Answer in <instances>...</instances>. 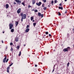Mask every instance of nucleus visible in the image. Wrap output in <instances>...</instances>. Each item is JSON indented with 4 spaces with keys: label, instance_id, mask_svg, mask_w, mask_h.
<instances>
[{
    "label": "nucleus",
    "instance_id": "1",
    "mask_svg": "<svg viewBox=\"0 0 74 74\" xmlns=\"http://www.w3.org/2000/svg\"><path fill=\"white\" fill-rule=\"evenodd\" d=\"M20 15H21L22 17L21 18L24 19L26 18V15L25 14H23V13H21L20 14Z\"/></svg>",
    "mask_w": 74,
    "mask_h": 74
},
{
    "label": "nucleus",
    "instance_id": "2",
    "mask_svg": "<svg viewBox=\"0 0 74 74\" xmlns=\"http://www.w3.org/2000/svg\"><path fill=\"white\" fill-rule=\"evenodd\" d=\"M69 50H70V47H68L67 48L64 49L63 50V51L65 52H68Z\"/></svg>",
    "mask_w": 74,
    "mask_h": 74
},
{
    "label": "nucleus",
    "instance_id": "3",
    "mask_svg": "<svg viewBox=\"0 0 74 74\" xmlns=\"http://www.w3.org/2000/svg\"><path fill=\"white\" fill-rule=\"evenodd\" d=\"M17 3V4H18V5H20L21 4V3L22 1H21V0H14Z\"/></svg>",
    "mask_w": 74,
    "mask_h": 74
},
{
    "label": "nucleus",
    "instance_id": "4",
    "mask_svg": "<svg viewBox=\"0 0 74 74\" xmlns=\"http://www.w3.org/2000/svg\"><path fill=\"white\" fill-rule=\"evenodd\" d=\"M13 26H14V25H12V24H10L9 25L10 29H11Z\"/></svg>",
    "mask_w": 74,
    "mask_h": 74
},
{
    "label": "nucleus",
    "instance_id": "5",
    "mask_svg": "<svg viewBox=\"0 0 74 74\" xmlns=\"http://www.w3.org/2000/svg\"><path fill=\"white\" fill-rule=\"evenodd\" d=\"M38 15L39 16H41V18H42L44 17V15L43 14H41V13L39 12H38Z\"/></svg>",
    "mask_w": 74,
    "mask_h": 74
},
{
    "label": "nucleus",
    "instance_id": "6",
    "mask_svg": "<svg viewBox=\"0 0 74 74\" xmlns=\"http://www.w3.org/2000/svg\"><path fill=\"white\" fill-rule=\"evenodd\" d=\"M21 11V8H19L17 11V12L18 14H20V12Z\"/></svg>",
    "mask_w": 74,
    "mask_h": 74
},
{
    "label": "nucleus",
    "instance_id": "7",
    "mask_svg": "<svg viewBox=\"0 0 74 74\" xmlns=\"http://www.w3.org/2000/svg\"><path fill=\"white\" fill-rule=\"evenodd\" d=\"M6 59H7V56H5V58H4L3 60V63H5V61H6Z\"/></svg>",
    "mask_w": 74,
    "mask_h": 74
},
{
    "label": "nucleus",
    "instance_id": "8",
    "mask_svg": "<svg viewBox=\"0 0 74 74\" xmlns=\"http://www.w3.org/2000/svg\"><path fill=\"white\" fill-rule=\"evenodd\" d=\"M36 4L37 5H38V6H40V5H41V2H39V3H36Z\"/></svg>",
    "mask_w": 74,
    "mask_h": 74
},
{
    "label": "nucleus",
    "instance_id": "9",
    "mask_svg": "<svg viewBox=\"0 0 74 74\" xmlns=\"http://www.w3.org/2000/svg\"><path fill=\"white\" fill-rule=\"evenodd\" d=\"M15 40L16 42H18L19 41V38L18 37H16L15 38Z\"/></svg>",
    "mask_w": 74,
    "mask_h": 74
},
{
    "label": "nucleus",
    "instance_id": "10",
    "mask_svg": "<svg viewBox=\"0 0 74 74\" xmlns=\"http://www.w3.org/2000/svg\"><path fill=\"white\" fill-rule=\"evenodd\" d=\"M32 4L34 5L35 3H36V1L35 0H32Z\"/></svg>",
    "mask_w": 74,
    "mask_h": 74
},
{
    "label": "nucleus",
    "instance_id": "11",
    "mask_svg": "<svg viewBox=\"0 0 74 74\" xmlns=\"http://www.w3.org/2000/svg\"><path fill=\"white\" fill-rule=\"evenodd\" d=\"M18 23H19V21H15V25H16V26H17Z\"/></svg>",
    "mask_w": 74,
    "mask_h": 74
},
{
    "label": "nucleus",
    "instance_id": "12",
    "mask_svg": "<svg viewBox=\"0 0 74 74\" xmlns=\"http://www.w3.org/2000/svg\"><path fill=\"white\" fill-rule=\"evenodd\" d=\"M6 8V9H8V7H9V5L8 4L5 5Z\"/></svg>",
    "mask_w": 74,
    "mask_h": 74
},
{
    "label": "nucleus",
    "instance_id": "13",
    "mask_svg": "<svg viewBox=\"0 0 74 74\" xmlns=\"http://www.w3.org/2000/svg\"><path fill=\"white\" fill-rule=\"evenodd\" d=\"M29 31V28H27L26 30H25V32H26V33L28 32Z\"/></svg>",
    "mask_w": 74,
    "mask_h": 74
},
{
    "label": "nucleus",
    "instance_id": "14",
    "mask_svg": "<svg viewBox=\"0 0 74 74\" xmlns=\"http://www.w3.org/2000/svg\"><path fill=\"white\" fill-rule=\"evenodd\" d=\"M33 19H34V17L33 16L31 17V21H32Z\"/></svg>",
    "mask_w": 74,
    "mask_h": 74
},
{
    "label": "nucleus",
    "instance_id": "15",
    "mask_svg": "<svg viewBox=\"0 0 74 74\" xmlns=\"http://www.w3.org/2000/svg\"><path fill=\"white\" fill-rule=\"evenodd\" d=\"M58 8L59 9H60V10H63V7H61L60 6H59V7H58Z\"/></svg>",
    "mask_w": 74,
    "mask_h": 74
},
{
    "label": "nucleus",
    "instance_id": "16",
    "mask_svg": "<svg viewBox=\"0 0 74 74\" xmlns=\"http://www.w3.org/2000/svg\"><path fill=\"white\" fill-rule=\"evenodd\" d=\"M36 24H37V23H33V26H34V27H35L36 25Z\"/></svg>",
    "mask_w": 74,
    "mask_h": 74
},
{
    "label": "nucleus",
    "instance_id": "17",
    "mask_svg": "<svg viewBox=\"0 0 74 74\" xmlns=\"http://www.w3.org/2000/svg\"><path fill=\"white\" fill-rule=\"evenodd\" d=\"M19 48H20V47H19V45H18L16 47V48H17L18 50L19 49Z\"/></svg>",
    "mask_w": 74,
    "mask_h": 74
},
{
    "label": "nucleus",
    "instance_id": "18",
    "mask_svg": "<svg viewBox=\"0 0 74 74\" xmlns=\"http://www.w3.org/2000/svg\"><path fill=\"white\" fill-rule=\"evenodd\" d=\"M11 32L12 33L13 32H14V29H11Z\"/></svg>",
    "mask_w": 74,
    "mask_h": 74
},
{
    "label": "nucleus",
    "instance_id": "19",
    "mask_svg": "<svg viewBox=\"0 0 74 74\" xmlns=\"http://www.w3.org/2000/svg\"><path fill=\"white\" fill-rule=\"evenodd\" d=\"M32 7V6H30V5H29L28 6V8H29H29H30Z\"/></svg>",
    "mask_w": 74,
    "mask_h": 74
},
{
    "label": "nucleus",
    "instance_id": "20",
    "mask_svg": "<svg viewBox=\"0 0 74 74\" xmlns=\"http://www.w3.org/2000/svg\"><path fill=\"white\" fill-rule=\"evenodd\" d=\"M29 27H30V26H29V25H28L27 26L26 28L27 29V28H29Z\"/></svg>",
    "mask_w": 74,
    "mask_h": 74
},
{
    "label": "nucleus",
    "instance_id": "21",
    "mask_svg": "<svg viewBox=\"0 0 74 74\" xmlns=\"http://www.w3.org/2000/svg\"><path fill=\"white\" fill-rule=\"evenodd\" d=\"M44 2V3H46V1H47V0H42Z\"/></svg>",
    "mask_w": 74,
    "mask_h": 74
},
{
    "label": "nucleus",
    "instance_id": "22",
    "mask_svg": "<svg viewBox=\"0 0 74 74\" xmlns=\"http://www.w3.org/2000/svg\"><path fill=\"white\" fill-rule=\"evenodd\" d=\"M35 12H38V10H36L34 11Z\"/></svg>",
    "mask_w": 74,
    "mask_h": 74
},
{
    "label": "nucleus",
    "instance_id": "23",
    "mask_svg": "<svg viewBox=\"0 0 74 74\" xmlns=\"http://www.w3.org/2000/svg\"><path fill=\"white\" fill-rule=\"evenodd\" d=\"M58 15L59 16H60V15H61V14H60V13L59 12H58Z\"/></svg>",
    "mask_w": 74,
    "mask_h": 74
},
{
    "label": "nucleus",
    "instance_id": "24",
    "mask_svg": "<svg viewBox=\"0 0 74 74\" xmlns=\"http://www.w3.org/2000/svg\"><path fill=\"white\" fill-rule=\"evenodd\" d=\"M21 51H20L19 54L18 55V56H21Z\"/></svg>",
    "mask_w": 74,
    "mask_h": 74
},
{
    "label": "nucleus",
    "instance_id": "25",
    "mask_svg": "<svg viewBox=\"0 0 74 74\" xmlns=\"http://www.w3.org/2000/svg\"><path fill=\"white\" fill-rule=\"evenodd\" d=\"M47 8L46 7H45L43 8V10H46V9H47Z\"/></svg>",
    "mask_w": 74,
    "mask_h": 74
},
{
    "label": "nucleus",
    "instance_id": "26",
    "mask_svg": "<svg viewBox=\"0 0 74 74\" xmlns=\"http://www.w3.org/2000/svg\"><path fill=\"white\" fill-rule=\"evenodd\" d=\"M69 64H70V63L68 62L67 64V67H69Z\"/></svg>",
    "mask_w": 74,
    "mask_h": 74
},
{
    "label": "nucleus",
    "instance_id": "27",
    "mask_svg": "<svg viewBox=\"0 0 74 74\" xmlns=\"http://www.w3.org/2000/svg\"><path fill=\"white\" fill-rule=\"evenodd\" d=\"M11 51H13V49L12 48V47L10 49Z\"/></svg>",
    "mask_w": 74,
    "mask_h": 74
},
{
    "label": "nucleus",
    "instance_id": "28",
    "mask_svg": "<svg viewBox=\"0 0 74 74\" xmlns=\"http://www.w3.org/2000/svg\"><path fill=\"white\" fill-rule=\"evenodd\" d=\"M7 70H10V66H8V67L7 68Z\"/></svg>",
    "mask_w": 74,
    "mask_h": 74
},
{
    "label": "nucleus",
    "instance_id": "29",
    "mask_svg": "<svg viewBox=\"0 0 74 74\" xmlns=\"http://www.w3.org/2000/svg\"><path fill=\"white\" fill-rule=\"evenodd\" d=\"M45 34L46 35L48 34V32H45Z\"/></svg>",
    "mask_w": 74,
    "mask_h": 74
},
{
    "label": "nucleus",
    "instance_id": "30",
    "mask_svg": "<svg viewBox=\"0 0 74 74\" xmlns=\"http://www.w3.org/2000/svg\"><path fill=\"white\" fill-rule=\"evenodd\" d=\"M12 64H13V63H11V64H10L9 65V66H10V67H11V66H12Z\"/></svg>",
    "mask_w": 74,
    "mask_h": 74
},
{
    "label": "nucleus",
    "instance_id": "31",
    "mask_svg": "<svg viewBox=\"0 0 74 74\" xmlns=\"http://www.w3.org/2000/svg\"><path fill=\"white\" fill-rule=\"evenodd\" d=\"M53 1H52L51 2V4H53Z\"/></svg>",
    "mask_w": 74,
    "mask_h": 74
},
{
    "label": "nucleus",
    "instance_id": "32",
    "mask_svg": "<svg viewBox=\"0 0 74 74\" xmlns=\"http://www.w3.org/2000/svg\"><path fill=\"white\" fill-rule=\"evenodd\" d=\"M21 4L23 5H24V6H25V3H24L23 2L21 3Z\"/></svg>",
    "mask_w": 74,
    "mask_h": 74
},
{
    "label": "nucleus",
    "instance_id": "33",
    "mask_svg": "<svg viewBox=\"0 0 74 74\" xmlns=\"http://www.w3.org/2000/svg\"><path fill=\"white\" fill-rule=\"evenodd\" d=\"M10 45H13V43L12 42H11L10 44Z\"/></svg>",
    "mask_w": 74,
    "mask_h": 74
},
{
    "label": "nucleus",
    "instance_id": "34",
    "mask_svg": "<svg viewBox=\"0 0 74 74\" xmlns=\"http://www.w3.org/2000/svg\"><path fill=\"white\" fill-rule=\"evenodd\" d=\"M54 3H57V0H55L54 1Z\"/></svg>",
    "mask_w": 74,
    "mask_h": 74
},
{
    "label": "nucleus",
    "instance_id": "35",
    "mask_svg": "<svg viewBox=\"0 0 74 74\" xmlns=\"http://www.w3.org/2000/svg\"><path fill=\"white\" fill-rule=\"evenodd\" d=\"M23 19H24V18H21V22H23Z\"/></svg>",
    "mask_w": 74,
    "mask_h": 74
},
{
    "label": "nucleus",
    "instance_id": "36",
    "mask_svg": "<svg viewBox=\"0 0 74 74\" xmlns=\"http://www.w3.org/2000/svg\"><path fill=\"white\" fill-rule=\"evenodd\" d=\"M8 58L7 59V60H6V63H7V62H8Z\"/></svg>",
    "mask_w": 74,
    "mask_h": 74
},
{
    "label": "nucleus",
    "instance_id": "37",
    "mask_svg": "<svg viewBox=\"0 0 74 74\" xmlns=\"http://www.w3.org/2000/svg\"><path fill=\"white\" fill-rule=\"evenodd\" d=\"M13 4H16V3L15 2H13Z\"/></svg>",
    "mask_w": 74,
    "mask_h": 74
},
{
    "label": "nucleus",
    "instance_id": "38",
    "mask_svg": "<svg viewBox=\"0 0 74 74\" xmlns=\"http://www.w3.org/2000/svg\"><path fill=\"white\" fill-rule=\"evenodd\" d=\"M7 72H8V73H9V72H10V71H9V70H7Z\"/></svg>",
    "mask_w": 74,
    "mask_h": 74
},
{
    "label": "nucleus",
    "instance_id": "39",
    "mask_svg": "<svg viewBox=\"0 0 74 74\" xmlns=\"http://www.w3.org/2000/svg\"><path fill=\"white\" fill-rule=\"evenodd\" d=\"M35 10H34V9H33L32 10V11H34Z\"/></svg>",
    "mask_w": 74,
    "mask_h": 74
},
{
    "label": "nucleus",
    "instance_id": "40",
    "mask_svg": "<svg viewBox=\"0 0 74 74\" xmlns=\"http://www.w3.org/2000/svg\"><path fill=\"white\" fill-rule=\"evenodd\" d=\"M67 11H66L64 12V14H67Z\"/></svg>",
    "mask_w": 74,
    "mask_h": 74
},
{
    "label": "nucleus",
    "instance_id": "41",
    "mask_svg": "<svg viewBox=\"0 0 74 74\" xmlns=\"http://www.w3.org/2000/svg\"><path fill=\"white\" fill-rule=\"evenodd\" d=\"M59 5H60V6H62V3H60L59 4Z\"/></svg>",
    "mask_w": 74,
    "mask_h": 74
},
{
    "label": "nucleus",
    "instance_id": "42",
    "mask_svg": "<svg viewBox=\"0 0 74 74\" xmlns=\"http://www.w3.org/2000/svg\"><path fill=\"white\" fill-rule=\"evenodd\" d=\"M35 67H37V65L36 64H35Z\"/></svg>",
    "mask_w": 74,
    "mask_h": 74
},
{
    "label": "nucleus",
    "instance_id": "43",
    "mask_svg": "<svg viewBox=\"0 0 74 74\" xmlns=\"http://www.w3.org/2000/svg\"><path fill=\"white\" fill-rule=\"evenodd\" d=\"M49 37H51V34H49Z\"/></svg>",
    "mask_w": 74,
    "mask_h": 74
},
{
    "label": "nucleus",
    "instance_id": "44",
    "mask_svg": "<svg viewBox=\"0 0 74 74\" xmlns=\"http://www.w3.org/2000/svg\"><path fill=\"white\" fill-rule=\"evenodd\" d=\"M44 4H42V7H44Z\"/></svg>",
    "mask_w": 74,
    "mask_h": 74
},
{
    "label": "nucleus",
    "instance_id": "45",
    "mask_svg": "<svg viewBox=\"0 0 74 74\" xmlns=\"http://www.w3.org/2000/svg\"><path fill=\"white\" fill-rule=\"evenodd\" d=\"M48 7L49 8V7H50V5H47Z\"/></svg>",
    "mask_w": 74,
    "mask_h": 74
},
{
    "label": "nucleus",
    "instance_id": "46",
    "mask_svg": "<svg viewBox=\"0 0 74 74\" xmlns=\"http://www.w3.org/2000/svg\"><path fill=\"white\" fill-rule=\"evenodd\" d=\"M55 71V70H54V69L53 70L52 72H53V71Z\"/></svg>",
    "mask_w": 74,
    "mask_h": 74
},
{
    "label": "nucleus",
    "instance_id": "47",
    "mask_svg": "<svg viewBox=\"0 0 74 74\" xmlns=\"http://www.w3.org/2000/svg\"><path fill=\"white\" fill-rule=\"evenodd\" d=\"M35 21H34V20H33L32 21V22H34Z\"/></svg>",
    "mask_w": 74,
    "mask_h": 74
},
{
    "label": "nucleus",
    "instance_id": "48",
    "mask_svg": "<svg viewBox=\"0 0 74 74\" xmlns=\"http://www.w3.org/2000/svg\"><path fill=\"white\" fill-rule=\"evenodd\" d=\"M23 46H24L25 47V46H26V45L25 44Z\"/></svg>",
    "mask_w": 74,
    "mask_h": 74
},
{
    "label": "nucleus",
    "instance_id": "49",
    "mask_svg": "<svg viewBox=\"0 0 74 74\" xmlns=\"http://www.w3.org/2000/svg\"><path fill=\"white\" fill-rule=\"evenodd\" d=\"M67 1V0H64L65 1Z\"/></svg>",
    "mask_w": 74,
    "mask_h": 74
},
{
    "label": "nucleus",
    "instance_id": "50",
    "mask_svg": "<svg viewBox=\"0 0 74 74\" xmlns=\"http://www.w3.org/2000/svg\"><path fill=\"white\" fill-rule=\"evenodd\" d=\"M2 43H3V40H2Z\"/></svg>",
    "mask_w": 74,
    "mask_h": 74
},
{
    "label": "nucleus",
    "instance_id": "51",
    "mask_svg": "<svg viewBox=\"0 0 74 74\" xmlns=\"http://www.w3.org/2000/svg\"><path fill=\"white\" fill-rule=\"evenodd\" d=\"M28 56L30 57V55H28Z\"/></svg>",
    "mask_w": 74,
    "mask_h": 74
},
{
    "label": "nucleus",
    "instance_id": "52",
    "mask_svg": "<svg viewBox=\"0 0 74 74\" xmlns=\"http://www.w3.org/2000/svg\"><path fill=\"white\" fill-rule=\"evenodd\" d=\"M3 33H4V32H3Z\"/></svg>",
    "mask_w": 74,
    "mask_h": 74
},
{
    "label": "nucleus",
    "instance_id": "53",
    "mask_svg": "<svg viewBox=\"0 0 74 74\" xmlns=\"http://www.w3.org/2000/svg\"><path fill=\"white\" fill-rule=\"evenodd\" d=\"M44 36H46V35H44Z\"/></svg>",
    "mask_w": 74,
    "mask_h": 74
},
{
    "label": "nucleus",
    "instance_id": "54",
    "mask_svg": "<svg viewBox=\"0 0 74 74\" xmlns=\"http://www.w3.org/2000/svg\"><path fill=\"white\" fill-rule=\"evenodd\" d=\"M53 51H55V50H54Z\"/></svg>",
    "mask_w": 74,
    "mask_h": 74
},
{
    "label": "nucleus",
    "instance_id": "55",
    "mask_svg": "<svg viewBox=\"0 0 74 74\" xmlns=\"http://www.w3.org/2000/svg\"><path fill=\"white\" fill-rule=\"evenodd\" d=\"M54 68H55V65H54Z\"/></svg>",
    "mask_w": 74,
    "mask_h": 74
},
{
    "label": "nucleus",
    "instance_id": "56",
    "mask_svg": "<svg viewBox=\"0 0 74 74\" xmlns=\"http://www.w3.org/2000/svg\"><path fill=\"white\" fill-rule=\"evenodd\" d=\"M57 74H60L59 73H57Z\"/></svg>",
    "mask_w": 74,
    "mask_h": 74
},
{
    "label": "nucleus",
    "instance_id": "57",
    "mask_svg": "<svg viewBox=\"0 0 74 74\" xmlns=\"http://www.w3.org/2000/svg\"><path fill=\"white\" fill-rule=\"evenodd\" d=\"M73 40L74 41V38H73Z\"/></svg>",
    "mask_w": 74,
    "mask_h": 74
},
{
    "label": "nucleus",
    "instance_id": "58",
    "mask_svg": "<svg viewBox=\"0 0 74 74\" xmlns=\"http://www.w3.org/2000/svg\"><path fill=\"white\" fill-rule=\"evenodd\" d=\"M53 5V4H52V5Z\"/></svg>",
    "mask_w": 74,
    "mask_h": 74
},
{
    "label": "nucleus",
    "instance_id": "59",
    "mask_svg": "<svg viewBox=\"0 0 74 74\" xmlns=\"http://www.w3.org/2000/svg\"><path fill=\"white\" fill-rule=\"evenodd\" d=\"M73 2H74V1H73Z\"/></svg>",
    "mask_w": 74,
    "mask_h": 74
},
{
    "label": "nucleus",
    "instance_id": "60",
    "mask_svg": "<svg viewBox=\"0 0 74 74\" xmlns=\"http://www.w3.org/2000/svg\"><path fill=\"white\" fill-rule=\"evenodd\" d=\"M6 48H7L6 47Z\"/></svg>",
    "mask_w": 74,
    "mask_h": 74
}]
</instances>
